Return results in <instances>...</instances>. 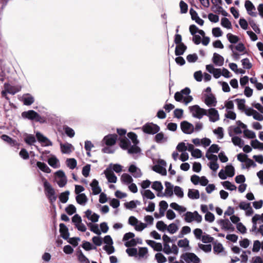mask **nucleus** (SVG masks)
I'll return each mask as SVG.
<instances>
[{"label": "nucleus", "mask_w": 263, "mask_h": 263, "mask_svg": "<svg viewBox=\"0 0 263 263\" xmlns=\"http://www.w3.org/2000/svg\"><path fill=\"white\" fill-rule=\"evenodd\" d=\"M179 7L180 8V13H186L188 10V6L184 1H181L179 3Z\"/></svg>", "instance_id": "0e129e2a"}, {"label": "nucleus", "mask_w": 263, "mask_h": 263, "mask_svg": "<svg viewBox=\"0 0 263 263\" xmlns=\"http://www.w3.org/2000/svg\"><path fill=\"white\" fill-rule=\"evenodd\" d=\"M251 145L254 149L263 150V143L259 142L257 139L252 140L251 142Z\"/></svg>", "instance_id": "a19ab883"}, {"label": "nucleus", "mask_w": 263, "mask_h": 263, "mask_svg": "<svg viewBox=\"0 0 263 263\" xmlns=\"http://www.w3.org/2000/svg\"><path fill=\"white\" fill-rule=\"evenodd\" d=\"M128 172L131 173L135 178L141 177L142 175L141 170L137 167L135 164H132L129 166Z\"/></svg>", "instance_id": "dca6fc26"}, {"label": "nucleus", "mask_w": 263, "mask_h": 263, "mask_svg": "<svg viewBox=\"0 0 263 263\" xmlns=\"http://www.w3.org/2000/svg\"><path fill=\"white\" fill-rule=\"evenodd\" d=\"M146 243L151 247L155 251H161L162 250V244L160 242H157L154 240H147Z\"/></svg>", "instance_id": "aec40b11"}, {"label": "nucleus", "mask_w": 263, "mask_h": 263, "mask_svg": "<svg viewBox=\"0 0 263 263\" xmlns=\"http://www.w3.org/2000/svg\"><path fill=\"white\" fill-rule=\"evenodd\" d=\"M235 101L237 103V107L238 109L241 111L245 110V109H246V101L245 99H236L235 100Z\"/></svg>", "instance_id": "864d4df0"}, {"label": "nucleus", "mask_w": 263, "mask_h": 263, "mask_svg": "<svg viewBox=\"0 0 263 263\" xmlns=\"http://www.w3.org/2000/svg\"><path fill=\"white\" fill-rule=\"evenodd\" d=\"M165 193L163 194L164 196H166L167 197H171L173 195L174 191V186L172 184V183L170 182H165Z\"/></svg>", "instance_id": "4be33fe9"}, {"label": "nucleus", "mask_w": 263, "mask_h": 263, "mask_svg": "<svg viewBox=\"0 0 263 263\" xmlns=\"http://www.w3.org/2000/svg\"><path fill=\"white\" fill-rule=\"evenodd\" d=\"M209 118V121L211 122H215L219 120V115L217 110L215 108L211 107L206 110V114Z\"/></svg>", "instance_id": "1a4fd4ad"}, {"label": "nucleus", "mask_w": 263, "mask_h": 263, "mask_svg": "<svg viewBox=\"0 0 263 263\" xmlns=\"http://www.w3.org/2000/svg\"><path fill=\"white\" fill-rule=\"evenodd\" d=\"M9 70L5 66L0 67V81L3 82L8 78Z\"/></svg>", "instance_id": "cd10ccee"}, {"label": "nucleus", "mask_w": 263, "mask_h": 263, "mask_svg": "<svg viewBox=\"0 0 263 263\" xmlns=\"http://www.w3.org/2000/svg\"><path fill=\"white\" fill-rule=\"evenodd\" d=\"M118 136L116 134H111L106 136L103 139V142L106 145L112 146L116 143Z\"/></svg>", "instance_id": "2eb2a0df"}, {"label": "nucleus", "mask_w": 263, "mask_h": 263, "mask_svg": "<svg viewBox=\"0 0 263 263\" xmlns=\"http://www.w3.org/2000/svg\"><path fill=\"white\" fill-rule=\"evenodd\" d=\"M60 233L61 234V237L63 239L67 240L69 238V233L68 232V229L65 224H60Z\"/></svg>", "instance_id": "6ab92c4d"}, {"label": "nucleus", "mask_w": 263, "mask_h": 263, "mask_svg": "<svg viewBox=\"0 0 263 263\" xmlns=\"http://www.w3.org/2000/svg\"><path fill=\"white\" fill-rule=\"evenodd\" d=\"M155 141L158 143H164L167 141V137L162 132L157 133L155 136Z\"/></svg>", "instance_id": "a878e982"}, {"label": "nucleus", "mask_w": 263, "mask_h": 263, "mask_svg": "<svg viewBox=\"0 0 263 263\" xmlns=\"http://www.w3.org/2000/svg\"><path fill=\"white\" fill-rule=\"evenodd\" d=\"M81 247L83 249H84L85 251H88L91 250H96L97 247L93 246L89 241H83L82 242V244L81 245Z\"/></svg>", "instance_id": "e433bc0d"}, {"label": "nucleus", "mask_w": 263, "mask_h": 263, "mask_svg": "<svg viewBox=\"0 0 263 263\" xmlns=\"http://www.w3.org/2000/svg\"><path fill=\"white\" fill-rule=\"evenodd\" d=\"M170 206L175 211L178 212L180 214L186 211V208L184 206L179 205L176 202H172L170 204Z\"/></svg>", "instance_id": "2f4dec72"}, {"label": "nucleus", "mask_w": 263, "mask_h": 263, "mask_svg": "<svg viewBox=\"0 0 263 263\" xmlns=\"http://www.w3.org/2000/svg\"><path fill=\"white\" fill-rule=\"evenodd\" d=\"M155 257L158 263H164L167 260L166 257L161 253H156Z\"/></svg>", "instance_id": "052dcab7"}, {"label": "nucleus", "mask_w": 263, "mask_h": 263, "mask_svg": "<svg viewBox=\"0 0 263 263\" xmlns=\"http://www.w3.org/2000/svg\"><path fill=\"white\" fill-rule=\"evenodd\" d=\"M181 261L184 263H200L199 258L193 253H185L180 256Z\"/></svg>", "instance_id": "423d86ee"}, {"label": "nucleus", "mask_w": 263, "mask_h": 263, "mask_svg": "<svg viewBox=\"0 0 263 263\" xmlns=\"http://www.w3.org/2000/svg\"><path fill=\"white\" fill-rule=\"evenodd\" d=\"M184 221L188 223L192 222L193 221L199 223L202 220V216L197 211H194V212H187L184 215Z\"/></svg>", "instance_id": "39448f33"}, {"label": "nucleus", "mask_w": 263, "mask_h": 263, "mask_svg": "<svg viewBox=\"0 0 263 263\" xmlns=\"http://www.w3.org/2000/svg\"><path fill=\"white\" fill-rule=\"evenodd\" d=\"M141 193L142 195L144 201L145 198L153 199L155 197L154 194L149 190L141 191Z\"/></svg>", "instance_id": "473e14b6"}, {"label": "nucleus", "mask_w": 263, "mask_h": 263, "mask_svg": "<svg viewBox=\"0 0 263 263\" xmlns=\"http://www.w3.org/2000/svg\"><path fill=\"white\" fill-rule=\"evenodd\" d=\"M37 166L43 172L49 173L50 172V170L49 167L44 162H36Z\"/></svg>", "instance_id": "37998d69"}, {"label": "nucleus", "mask_w": 263, "mask_h": 263, "mask_svg": "<svg viewBox=\"0 0 263 263\" xmlns=\"http://www.w3.org/2000/svg\"><path fill=\"white\" fill-rule=\"evenodd\" d=\"M225 172L228 176L232 177L235 174L234 167L232 165H228L225 167Z\"/></svg>", "instance_id": "a18cd8bd"}, {"label": "nucleus", "mask_w": 263, "mask_h": 263, "mask_svg": "<svg viewBox=\"0 0 263 263\" xmlns=\"http://www.w3.org/2000/svg\"><path fill=\"white\" fill-rule=\"evenodd\" d=\"M103 249L108 254H111L115 252V248L113 245H105L103 247Z\"/></svg>", "instance_id": "69168bd1"}, {"label": "nucleus", "mask_w": 263, "mask_h": 263, "mask_svg": "<svg viewBox=\"0 0 263 263\" xmlns=\"http://www.w3.org/2000/svg\"><path fill=\"white\" fill-rule=\"evenodd\" d=\"M24 141L28 145H31L36 142V139L33 135H27L24 138Z\"/></svg>", "instance_id": "09e8293b"}, {"label": "nucleus", "mask_w": 263, "mask_h": 263, "mask_svg": "<svg viewBox=\"0 0 263 263\" xmlns=\"http://www.w3.org/2000/svg\"><path fill=\"white\" fill-rule=\"evenodd\" d=\"M226 113L224 115V117L231 120H234L236 118V114L233 111V110H226Z\"/></svg>", "instance_id": "e2e57ef3"}, {"label": "nucleus", "mask_w": 263, "mask_h": 263, "mask_svg": "<svg viewBox=\"0 0 263 263\" xmlns=\"http://www.w3.org/2000/svg\"><path fill=\"white\" fill-rule=\"evenodd\" d=\"M162 251L167 255L173 254L177 255L179 249L176 245L174 243V239H172L166 234L162 236Z\"/></svg>", "instance_id": "f257e3e1"}, {"label": "nucleus", "mask_w": 263, "mask_h": 263, "mask_svg": "<svg viewBox=\"0 0 263 263\" xmlns=\"http://www.w3.org/2000/svg\"><path fill=\"white\" fill-rule=\"evenodd\" d=\"M42 180L43 181L45 195L50 200V202L53 203L57 199L54 190L45 178H43Z\"/></svg>", "instance_id": "f03ea898"}, {"label": "nucleus", "mask_w": 263, "mask_h": 263, "mask_svg": "<svg viewBox=\"0 0 263 263\" xmlns=\"http://www.w3.org/2000/svg\"><path fill=\"white\" fill-rule=\"evenodd\" d=\"M203 101L208 107H215L217 104L216 99L212 93L205 95Z\"/></svg>", "instance_id": "f8f14e48"}, {"label": "nucleus", "mask_w": 263, "mask_h": 263, "mask_svg": "<svg viewBox=\"0 0 263 263\" xmlns=\"http://www.w3.org/2000/svg\"><path fill=\"white\" fill-rule=\"evenodd\" d=\"M1 139L9 143L11 146H15L17 145V142L15 140H13L11 138L6 135H3L1 136Z\"/></svg>", "instance_id": "ea45409f"}, {"label": "nucleus", "mask_w": 263, "mask_h": 263, "mask_svg": "<svg viewBox=\"0 0 263 263\" xmlns=\"http://www.w3.org/2000/svg\"><path fill=\"white\" fill-rule=\"evenodd\" d=\"M67 165L69 167L70 169L73 170L74 169L77 164V161L74 158H69L66 160Z\"/></svg>", "instance_id": "6e6d98bb"}, {"label": "nucleus", "mask_w": 263, "mask_h": 263, "mask_svg": "<svg viewBox=\"0 0 263 263\" xmlns=\"http://www.w3.org/2000/svg\"><path fill=\"white\" fill-rule=\"evenodd\" d=\"M223 186L227 190L234 191L236 190V186L229 181L221 182Z\"/></svg>", "instance_id": "de8ad7c7"}, {"label": "nucleus", "mask_w": 263, "mask_h": 263, "mask_svg": "<svg viewBox=\"0 0 263 263\" xmlns=\"http://www.w3.org/2000/svg\"><path fill=\"white\" fill-rule=\"evenodd\" d=\"M243 134L245 137L249 139H254L256 137L255 133L254 132L247 128L243 130Z\"/></svg>", "instance_id": "338daca9"}, {"label": "nucleus", "mask_w": 263, "mask_h": 263, "mask_svg": "<svg viewBox=\"0 0 263 263\" xmlns=\"http://www.w3.org/2000/svg\"><path fill=\"white\" fill-rule=\"evenodd\" d=\"M77 255L79 261L81 263H90L89 259L84 255L81 250L77 252Z\"/></svg>", "instance_id": "c9c22d12"}, {"label": "nucleus", "mask_w": 263, "mask_h": 263, "mask_svg": "<svg viewBox=\"0 0 263 263\" xmlns=\"http://www.w3.org/2000/svg\"><path fill=\"white\" fill-rule=\"evenodd\" d=\"M147 253L148 250L146 248H140L139 249V251L137 253L139 259L144 258V257L146 258Z\"/></svg>", "instance_id": "3c124183"}, {"label": "nucleus", "mask_w": 263, "mask_h": 263, "mask_svg": "<svg viewBox=\"0 0 263 263\" xmlns=\"http://www.w3.org/2000/svg\"><path fill=\"white\" fill-rule=\"evenodd\" d=\"M166 230L171 234L175 233L178 230V226L175 223H172L167 226Z\"/></svg>", "instance_id": "8fccbe9b"}, {"label": "nucleus", "mask_w": 263, "mask_h": 263, "mask_svg": "<svg viewBox=\"0 0 263 263\" xmlns=\"http://www.w3.org/2000/svg\"><path fill=\"white\" fill-rule=\"evenodd\" d=\"M179 248H183L184 251H187L189 250V240L186 238H183L182 239H180L177 242V246Z\"/></svg>", "instance_id": "393cba45"}, {"label": "nucleus", "mask_w": 263, "mask_h": 263, "mask_svg": "<svg viewBox=\"0 0 263 263\" xmlns=\"http://www.w3.org/2000/svg\"><path fill=\"white\" fill-rule=\"evenodd\" d=\"M159 212L160 214L163 216L164 215V212L168 208L167 203L164 201L162 200L159 202Z\"/></svg>", "instance_id": "c03bdc74"}, {"label": "nucleus", "mask_w": 263, "mask_h": 263, "mask_svg": "<svg viewBox=\"0 0 263 263\" xmlns=\"http://www.w3.org/2000/svg\"><path fill=\"white\" fill-rule=\"evenodd\" d=\"M186 49V46L183 43H181L176 46L175 49V54L176 55H182Z\"/></svg>", "instance_id": "72a5a7b5"}, {"label": "nucleus", "mask_w": 263, "mask_h": 263, "mask_svg": "<svg viewBox=\"0 0 263 263\" xmlns=\"http://www.w3.org/2000/svg\"><path fill=\"white\" fill-rule=\"evenodd\" d=\"M130 145V140L125 137L120 140V146L123 149L128 150Z\"/></svg>", "instance_id": "c85d7f7f"}, {"label": "nucleus", "mask_w": 263, "mask_h": 263, "mask_svg": "<svg viewBox=\"0 0 263 263\" xmlns=\"http://www.w3.org/2000/svg\"><path fill=\"white\" fill-rule=\"evenodd\" d=\"M173 192L179 198H182L184 197L183 190L179 186H174Z\"/></svg>", "instance_id": "79ce46f5"}, {"label": "nucleus", "mask_w": 263, "mask_h": 263, "mask_svg": "<svg viewBox=\"0 0 263 263\" xmlns=\"http://www.w3.org/2000/svg\"><path fill=\"white\" fill-rule=\"evenodd\" d=\"M232 141L235 145L238 146L239 147H242L244 145V142L240 138L237 136L232 137Z\"/></svg>", "instance_id": "49530a36"}, {"label": "nucleus", "mask_w": 263, "mask_h": 263, "mask_svg": "<svg viewBox=\"0 0 263 263\" xmlns=\"http://www.w3.org/2000/svg\"><path fill=\"white\" fill-rule=\"evenodd\" d=\"M142 129L145 133L154 135L159 131L160 127L153 123H148L143 126Z\"/></svg>", "instance_id": "6e6552de"}, {"label": "nucleus", "mask_w": 263, "mask_h": 263, "mask_svg": "<svg viewBox=\"0 0 263 263\" xmlns=\"http://www.w3.org/2000/svg\"><path fill=\"white\" fill-rule=\"evenodd\" d=\"M138 144H134L130 145L127 150L128 153L130 154H137L140 152V148L137 146Z\"/></svg>", "instance_id": "4c0bfd02"}, {"label": "nucleus", "mask_w": 263, "mask_h": 263, "mask_svg": "<svg viewBox=\"0 0 263 263\" xmlns=\"http://www.w3.org/2000/svg\"><path fill=\"white\" fill-rule=\"evenodd\" d=\"M153 170L154 171L163 175H165L166 173V170L159 165H154L153 167Z\"/></svg>", "instance_id": "13d9d810"}, {"label": "nucleus", "mask_w": 263, "mask_h": 263, "mask_svg": "<svg viewBox=\"0 0 263 263\" xmlns=\"http://www.w3.org/2000/svg\"><path fill=\"white\" fill-rule=\"evenodd\" d=\"M190 112L194 118L200 119L206 114V109L201 108L198 105L189 107Z\"/></svg>", "instance_id": "20e7f679"}, {"label": "nucleus", "mask_w": 263, "mask_h": 263, "mask_svg": "<svg viewBox=\"0 0 263 263\" xmlns=\"http://www.w3.org/2000/svg\"><path fill=\"white\" fill-rule=\"evenodd\" d=\"M22 101L24 105L28 106L33 103L34 98L30 93H25L22 96Z\"/></svg>", "instance_id": "412c9836"}, {"label": "nucleus", "mask_w": 263, "mask_h": 263, "mask_svg": "<svg viewBox=\"0 0 263 263\" xmlns=\"http://www.w3.org/2000/svg\"><path fill=\"white\" fill-rule=\"evenodd\" d=\"M217 222L221 226L222 229L224 230L227 229L231 223L228 219H220Z\"/></svg>", "instance_id": "4d7b16f0"}, {"label": "nucleus", "mask_w": 263, "mask_h": 263, "mask_svg": "<svg viewBox=\"0 0 263 263\" xmlns=\"http://www.w3.org/2000/svg\"><path fill=\"white\" fill-rule=\"evenodd\" d=\"M191 92V90L189 88L185 87V88L181 90L180 92H176L174 95V98L177 102H181L183 101L184 97L185 96L189 95Z\"/></svg>", "instance_id": "ddd939ff"}, {"label": "nucleus", "mask_w": 263, "mask_h": 263, "mask_svg": "<svg viewBox=\"0 0 263 263\" xmlns=\"http://www.w3.org/2000/svg\"><path fill=\"white\" fill-rule=\"evenodd\" d=\"M121 182L126 185L130 184L133 181V179L131 176L126 173L122 174L121 177Z\"/></svg>", "instance_id": "7c9ffc66"}, {"label": "nucleus", "mask_w": 263, "mask_h": 263, "mask_svg": "<svg viewBox=\"0 0 263 263\" xmlns=\"http://www.w3.org/2000/svg\"><path fill=\"white\" fill-rule=\"evenodd\" d=\"M22 116L24 118L28 119L30 120H34L37 122H42V117L36 111L33 110H29L27 111H24L22 113Z\"/></svg>", "instance_id": "0eeeda50"}, {"label": "nucleus", "mask_w": 263, "mask_h": 263, "mask_svg": "<svg viewBox=\"0 0 263 263\" xmlns=\"http://www.w3.org/2000/svg\"><path fill=\"white\" fill-rule=\"evenodd\" d=\"M245 6L247 11L248 13L250 15L252 16H256V13L253 11L255 10V8L251 1L249 0H246Z\"/></svg>", "instance_id": "a211bd4d"}, {"label": "nucleus", "mask_w": 263, "mask_h": 263, "mask_svg": "<svg viewBox=\"0 0 263 263\" xmlns=\"http://www.w3.org/2000/svg\"><path fill=\"white\" fill-rule=\"evenodd\" d=\"M76 200L79 204L85 205L87 202L88 198L84 193H82L76 197Z\"/></svg>", "instance_id": "bb28decb"}, {"label": "nucleus", "mask_w": 263, "mask_h": 263, "mask_svg": "<svg viewBox=\"0 0 263 263\" xmlns=\"http://www.w3.org/2000/svg\"><path fill=\"white\" fill-rule=\"evenodd\" d=\"M221 24L223 27L228 29H230L232 26L230 21L226 17L222 18Z\"/></svg>", "instance_id": "774afa93"}, {"label": "nucleus", "mask_w": 263, "mask_h": 263, "mask_svg": "<svg viewBox=\"0 0 263 263\" xmlns=\"http://www.w3.org/2000/svg\"><path fill=\"white\" fill-rule=\"evenodd\" d=\"M245 165H242V167L243 168H249L250 167L252 166L255 167L256 166V163L251 159L248 158L245 161Z\"/></svg>", "instance_id": "603ef678"}, {"label": "nucleus", "mask_w": 263, "mask_h": 263, "mask_svg": "<svg viewBox=\"0 0 263 263\" xmlns=\"http://www.w3.org/2000/svg\"><path fill=\"white\" fill-rule=\"evenodd\" d=\"M72 145L69 143L61 144V149L63 153L69 154L72 152Z\"/></svg>", "instance_id": "f704fd0d"}, {"label": "nucleus", "mask_w": 263, "mask_h": 263, "mask_svg": "<svg viewBox=\"0 0 263 263\" xmlns=\"http://www.w3.org/2000/svg\"><path fill=\"white\" fill-rule=\"evenodd\" d=\"M156 227L159 231L161 232H164L167 229V225L163 221H158Z\"/></svg>", "instance_id": "5fc2aeb1"}, {"label": "nucleus", "mask_w": 263, "mask_h": 263, "mask_svg": "<svg viewBox=\"0 0 263 263\" xmlns=\"http://www.w3.org/2000/svg\"><path fill=\"white\" fill-rule=\"evenodd\" d=\"M152 188L158 192L157 194V196L162 197L164 196L161 193L163 187L161 182L158 181H154L152 185Z\"/></svg>", "instance_id": "f3484780"}, {"label": "nucleus", "mask_w": 263, "mask_h": 263, "mask_svg": "<svg viewBox=\"0 0 263 263\" xmlns=\"http://www.w3.org/2000/svg\"><path fill=\"white\" fill-rule=\"evenodd\" d=\"M112 164L104 171V174L105 175L108 181L110 183H116L117 181V178L115 175L111 168Z\"/></svg>", "instance_id": "9d476101"}, {"label": "nucleus", "mask_w": 263, "mask_h": 263, "mask_svg": "<svg viewBox=\"0 0 263 263\" xmlns=\"http://www.w3.org/2000/svg\"><path fill=\"white\" fill-rule=\"evenodd\" d=\"M69 192L67 191L65 192L62 193L59 196V199L61 202L65 203L67 202L68 200V195Z\"/></svg>", "instance_id": "bf43d9fd"}, {"label": "nucleus", "mask_w": 263, "mask_h": 263, "mask_svg": "<svg viewBox=\"0 0 263 263\" xmlns=\"http://www.w3.org/2000/svg\"><path fill=\"white\" fill-rule=\"evenodd\" d=\"M227 37L228 41L232 44H236L238 42L239 40L238 36L230 33L227 34Z\"/></svg>", "instance_id": "680f3d73"}, {"label": "nucleus", "mask_w": 263, "mask_h": 263, "mask_svg": "<svg viewBox=\"0 0 263 263\" xmlns=\"http://www.w3.org/2000/svg\"><path fill=\"white\" fill-rule=\"evenodd\" d=\"M48 164L53 168H58L59 166V160L55 157H52L48 160Z\"/></svg>", "instance_id": "58836bf2"}, {"label": "nucleus", "mask_w": 263, "mask_h": 263, "mask_svg": "<svg viewBox=\"0 0 263 263\" xmlns=\"http://www.w3.org/2000/svg\"><path fill=\"white\" fill-rule=\"evenodd\" d=\"M187 196L191 199H197L200 197L199 192L197 190L189 189Z\"/></svg>", "instance_id": "c756f323"}, {"label": "nucleus", "mask_w": 263, "mask_h": 263, "mask_svg": "<svg viewBox=\"0 0 263 263\" xmlns=\"http://www.w3.org/2000/svg\"><path fill=\"white\" fill-rule=\"evenodd\" d=\"M36 137L39 142L42 143V145L44 146H51L52 145V142L47 137H45L40 132L36 133Z\"/></svg>", "instance_id": "4468645a"}, {"label": "nucleus", "mask_w": 263, "mask_h": 263, "mask_svg": "<svg viewBox=\"0 0 263 263\" xmlns=\"http://www.w3.org/2000/svg\"><path fill=\"white\" fill-rule=\"evenodd\" d=\"M22 87L20 85L12 86L7 83L4 84V90L2 91V96L7 100H9L7 93L14 95L21 90Z\"/></svg>", "instance_id": "7ed1b4c3"}, {"label": "nucleus", "mask_w": 263, "mask_h": 263, "mask_svg": "<svg viewBox=\"0 0 263 263\" xmlns=\"http://www.w3.org/2000/svg\"><path fill=\"white\" fill-rule=\"evenodd\" d=\"M180 127L182 131L186 134H191L194 131L193 125L186 121L181 122Z\"/></svg>", "instance_id": "9b49d317"}, {"label": "nucleus", "mask_w": 263, "mask_h": 263, "mask_svg": "<svg viewBox=\"0 0 263 263\" xmlns=\"http://www.w3.org/2000/svg\"><path fill=\"white\" fill-rule=\"evenodd\" d=\"M213 62L217 66H221L224 63V58L220 54L214 53L213 57Z\"/></svg>", "instance_id": "5701e85b"}, {"label": "nucleus", "mask_w": 263, "mask_h": 263, "mask_svg": "<svg viewBox=\"0 0 263 263\" xmlns=\"http://www.w3.org/2000/svg\"><path fill=\"white\" fill-rule=\"evenodd\" d=\"M90 185L93 195H98L101 193V189L99 186L98 181L96 179H93Z\"/></svg>", "instance_id": "b1692460"}]
</instances>
